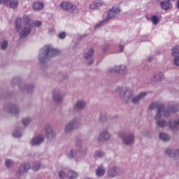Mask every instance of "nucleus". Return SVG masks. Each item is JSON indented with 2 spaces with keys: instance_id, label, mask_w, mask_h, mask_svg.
Masks as SVG:
<instances>
[{
  "instance_id": "4be33fe9",
  "label": "nucleus",
  "mask_w": 179,
  "mask_h": 179,
  "mask_svg": "<svg viewBox=\"0 0 179 179\" xmlns=\"http://www.w3.org/2000/svg\"><path fill=\"white\" fill-rule=\"evenodd\" d=\"M163 79H164V73L159 71L153 76L152 80H153V82H162Z\"/></svg>"
},
{
  "instance_id": "b1692460",
  "label": "nucleus",
  "mask_w": 179,
  "mask_h": 179,
  "mask_svg": "<svg viewBox=\"0 0 179 179\" xmlns=\"http://www.w3.org/2000/svg\"><path fill=\"white\" fill-rule=\"evenodd\" d=\"M33 8L34 10H41V9L44 8V3L41 2H35L33 5Z\"/></svg>"
},
{
  "instance_id": "37998d69",
  "label": "nucleus",
  "mask_w": 179,
  "mask_h": 179,
  "mask_svg": "<svg viewBox=\"0 0 179 179\" xmlns=\"http://www.w3.org/2000/svg\"><path fill=\"white\" fill-rule=\"evenodd\" d=\"M59 178H61V179L65 178V172H64V171H59Z\"/></svg>"
},
{
  "instance_id": "2f4dec72",
  "label": "nucleus",
  "mask_w": 179,
  "mask_h": 179,
  "mask_svg": "<svg viewBox=\"0 0 179 179\" xmlns=\"http://www.w3.org/2000/svg\"><path fill=\"white\" fill-rule=\"evenodd\" d=\"M77 152L76 150H71L69 152H68V156L69 157H70L71 159H73V157H75L77 155Z\"/></svg>"
},
{
  "instance_id": "09e8293b",
  "label": "nucleus",
  "mask_w": 179,
  "mask_h": 179,
  "mask_svg": "<svg viewBox=\"0 0 179 179\" xmlns=\"http://www.w3.org/2000/svg\"><path fill=\"white\" fill-rule=\"evenodd\" d=\"M152 59H153V57H149V58H148L149 62H151V61H152Z\"/></svg>"
},
{
  "instance_id": "f704fd0d",
  "label": "nucleus",
  "mask_w": 179,
  "mask_h": 179,
  "mask_svg": "<svg viewBox=\"0 0 179 179\" xmlns=\"http://www.w3.org/2000/svg\"><path fill=\"white\" fill-rule=\"evenodd\" d=\"M31 122V119L30 117H25L22 120V124L26 126L29 125Z\"/></svg>"
},
{
  "instance_id": "c9c22d12",
  "label": "nucleus",
  "mask_w": 179,
  "mask_h": 179,
  "mask_svg": "<svg viewBox=\"0 0 179 179\" xmlns=\"http://www.w3.org/2000/svg\"><path fill=\"white\" fill-rule=\"evenodd\" d=\"M151 20L153 24H157V23H159V17H157V15H153L151 17Z\"/></svg>"
},
{
  "instance_id": "a19ab883",
  "label": "nucleus",
  "mask_w": 179,
  "mask_h": 179,
  "mask_svg": "<svg viewBox=\"0 0 179 179\" xmlns=\"http://www.w3.org/2000/svg\"><path fill=\"white\" fill-rule=\"evenodd\" d=\"M13 136H14V138H20V136H22V132L15 131L13 134Z\"/></svg>"
},
{
  "instance_id": "4468645a",
  "label": "nucleus",
  "mask_w": 179,
  "mask_h": 179,
  "mask_svg": "<svg viewBox=\"0 0 179 179\" xmlns=\"http://www.w3.org/2000/svg\"><path fill=\"white\" fill-rule=\"evenodd\" d=\"M177 111H179V104L169 106L166 110L164 111V116L170 117L171 113H177Z\"/></svg>"
},
{
  "instance_id": "c756f323",
  "label": "nucleus",
  "mask_w": 179,
  "mask_h": 179,
  "mask_svg": "<svg viewBox=\"0 0 179 179\" xmlns=\"http://www.w3.org/2000/svg\"><path fill=\"white\" fill-rule=\"evenodd\" d=\"M165 154L167 155L169 157L176 158V150H173L171 149H166L165 150Z\"/></svg>"
},
{
  "instance_id": "473e14b6",
  "label": "nucleus",
  "mask_w": 179,
  "mask_h": 179,
  "mask_svg": "<svg viewBox=\"0 0 179 179\" xmlns=\"http://www.w3.org/2000/svg\"><path fill=\"white\" fill-rule=\"evenodd\" d=\"M103 156H104V152L101 150L96 151L94 153V157L96 158L103 157Z\"/></svg>"
},
{
  "instance_id": "49530a36",
  "label": "nucleus",
  "mask_w": 179,
  "mask_h": 179,
  "mask_svg": "<svg viewBox=\"0 0 179 179\" xmlns=\"http://www.w3.org/2000/svg\"><path fill=\"white\" fill-rule=\"evenodd\" d=\"M120 52H122V51H124V45H120Z\"/></svg>"
},
{
  "instance_id": "a18cd8bd",
  "label": "nucleus",
  "mask_w": 179,
  "mask_h": 179,
  "mask_svg": "<svg viewBox=\"0 0 179 179\" xmlns=\"http://www.w3.org/2000/svg\"><path fill=\"white\" fill-rule=\"evenodd\" d=\"M176 157H179V149L175 150Z\"/></svg>"
},
{
  "instance_id": "72a5a7b5",
  "label": "nucleus",
  "mask_w": 179,
  "mask_h": 179,
  "mask_svg": "<svg viewBox=\"0 0 179 179\" xmlns=\"http://www.w3.org/2000/svg\"><path fill=\"white\" fill-rule=\"evenodd\" d=\"M40 169H41V165H40V163L38 162L34 164L32 166V169L34 170V171H38Z\"/></svg>"
},
{
  "instance_id": "4c0bfd02",
  "label": "nucleus",
  "mask_w": 179,
  "mask_h": 179,
  "mask_svg": "<svg viewBox=\"0 0 179 179\" xmlns=\"http://www.w3.org/2000/svg\"><path fill=\"white\" fill-rule=\"evenodd\" d=\"M94 3H95L96 8H100V6H103V2L101 0H96V1L94 2Z\"/></svg>"
},
{
  "instance_id": "7ed1b4c3",
  "label": "nucleus",
  "mask_w": 179,
  "mask_h": 179,
  "mask_svg": "<svg viewBox=\"0 0 179 179\" xmlns=\"http://www.w3.org/2000/svg\"><path fill=\"white\" fill-rule=\"evenodd\" d=\"M58 54H59V50L54 49L50 45H45L39 52V62L41 64H45V62L49 61L50 58L57 57Z\"/></svg>"
},
{
  "instance_id": "dca6fc26",
  "label": "nucleus",
  "mask_w": 179,
  "mask_h": 179,
  "mask_svg": "<svg viewBox=\"0 0 179 179\" xmlns=\"http://www.w3.org/2000/svg\"><path fill=\"white\" fill-rule=\"evenodd\" d=\"M94 54V50H93V48L90 49V50L87 52H85L83 55L85 59H86V61H89L87 62L88 65H92V64H93L94 61H93V55Z\"/></svg>"
},
{
  "instance_id": "cd10ccee",
  "label": "nucleus",
  "mask_w": 179,
  "mask_h": 179,
  "mask_svg": "<svg viewBox=\"0 0 179 179\" xmlns=\"http://www.w3.org/2000/svg\"><path fill=\"white\" fill-rule=\"evenodd\" d=\"M20 27H22V19L20 18H17L15 20V29L16 30H17V31H19V34H20Z\"/></svg>"
},
{
  "instance_id": "2eb2a0df",
  "label": "nucleus",
  "mask_w": 179,
  "mask_h": 179,
  "mask_svg": "<svg viewBox=\"0 0 179 179\" xmlns=\"http://www.w3.org/2000/svg\"><path fill=\"white\" fill-rule=\"evenodd\" d=\"M43 142H44V136L40 134L34 136L31 140V145L32 146H38V145H41V143H43Z\"/></svg>"
},
{
  "instance_id": "603ef678",
  "label": "nucleus",
  "mask_w": 179,
  "mask_h": 179,
  "mask_svg": "<svg viewBox=\"0 0 179 179\" xmlns=\"http://www.w3.org/2000/svg\"><path fill=\"white\" fill-rule=\"evenodd\" d=\"M0 4H1V0H0Z\"/></svg>"
},
{
  "instance_id": "a878e982",
  "label": "nucleus",
  "mask_w": 179,
  "mask_h": 179,
  "mask_svg": "<svg viewBox=\"0 0 179 179\" xmlns=\"http://www.w3.org/2000/svg\"><path fill=\"white\" fill-rule=\"evenodd\" d=\"M171 55L174 58L179 57V46L176 45L172 48Z\"/></svg>"
},
{
  "instance_id": "c03bdc74",
  "label": "nucleus",
  "mask_w": 179,
  "mask_h": 179,
  "mask_svg": "<svg viewBox=\"0 0 179 179\" xmlns=\"http://www.w3.org/2000/svg\"><path fill=\"white\" fill-rule=\"evenodd\" d=\"M90 8L92 9V10H95V9H97V7L96 6V4L95 3H92L90 5Z\"/></svg>"
},
{
  "instance_id": "7c9ffc66",
  "label": "nucleus",
  "mask_w": 179,
  "mask_h": 179,
  "mask_svg": "<svg viewBox=\"0 0 179 179\" xmlns=\"http://www.w3.org/2000/svg\"><path fill=\"white\" fill-rule=\"evenodd\" d=\"M67 177L69 179H75L78 178V173L74 171H69L67 173Z\"/></svg>"
},
{
  "instance_id": "9d476101",
  "label": "nucleus",
  "mask_w": 179,
  "mask_h": 179,
  "mask_svg": "<svg viewBox=\"0 0 179 179\" xmlns=\"http://www.w3.org/2000/svg\"><path fill=\"white\" fill-rule=\"evenodd\" d=\"M44 131L49 141H52V139H55V138L57 136V134L54 129H52V127H51L50 124H46L45 126Z\"/></svg>"
},
{
  "instance_id": "de8ad7c7",
  "label": "nucleus",
  "mask_w": 179,
  "mask_h": 179,
  "mask_svg": "<svg viewBox=\"0 0 179 179\" xmlns=\"http://www.w3.org/2000/svg\"><path fill=\"white\" fill-rule=\"evenodd\" d=\"M176 8L179 9V1H178L176 3Z\"/></svg>"
},
{
  "instance_id": "3c124183",
  "label": "nucleus",
  "mask_w": 179,
  "mask_h": 179,
  "mask_svg": "<svg viewBox=\"0 0 179 179\" xmlns=\"http://www.w3.org/2000/svg\"><path fill=\"white\" fill-rule=\"evenodd\" d=\"M106 47L108 48V45H106Z\"/></svg>"
},
{
  "instance_id": "f257e3e1",
  "label": "nucleus",
  "mask_w": 179,
  "mask_h": 179,
  "mask_svg": "<svg viewBox=\"0 0 179 179\" xmlns=\"http://www.w3.org/2000/svg\"><path fill=\"white\" fill-rule=\"evenodd\" d=\"M115 94L122 99L126 103L131 101L133 104H139L142 99H145V96L148 95V92H140L139 94L135 96L134 90L131 88H122L117 87L115 90Z\"/></svg>"
},
{
  "instance_id": "8fccbe9b",
  "label": "nucleus",
  "mask_w": 179,
  "mask_h": 179,
  "mask_svg": "<svg viewBox=\"0 0 179 179\" xmlns=\"http://www.w3.org/2000/svg\"><path fill=\"white\" fill-rule=\"evenodd\" d=\"M102 50H103V52H106V50L107 49L103 48Z\"/></svg>"
},
{
  "instance_id": "ea45409f",
  "label": "nucleus",
  "mask_w": 179,
  "mask_h": 179,
  "mask_svg": "<svg viewBox=\"0 0 179 179\" xmlns=\"http://www.w3.org/2000/svg\"><path fill=\"white\" fill-rule=\"evenodd\" d=\"M65 37H66V34L64 31L61 32L58 35V38H59L60 40H64L65 38Z\"/></svg>"
},
{
  "instance_id": "412c9836",
  "label": "nucleus",
  "mask_w": 179,
  "mask_h": 179,
  "mask_svg": "<svg viewBox=\"0 0 179 179\" xmlns=\"http://www.w3.org/2000/svg\"><path fill=\"white\" fill-rule=\"evenodd\" d=\"M3 2L9 5L10 8L12 9H16L19 6V1L17 0H3Z\"/></svg>"
},
{
  "instance_id": "f3484780",
  "label": "nucleus",
  "mask_w": 179,
  "mask_h": 179,
  "mask_svg": "<svg viewBox=\"0 0 179 179\" xmlns=\"http://www.w3.org/2000/svg\"><path fill=\"white\" fill-rule=\"evenodd\" d=\"M29 170H30V164H24L19 167L17 174H18V176H22V174L27 173Z\"/></svg>"
},
{
  "instance_id": "f8f14e48",
  "label": "nucleus",
  "mask_w": 179,
  "mask_h": 179,
  "mask_svg": "<svg viewBox=\"0 0 179 179\" xmlns=\"http://www.w3.org/2000/svg\"><path fill=\"white\" fill-rule=\"evenodd\" d=\"M108 72L113 73V72H116L120 73V75H124L127 72V66L125 65L116 66L114 67H110L108 69Z\"/></svg>"
},
{
  "instance_id": "9b49d317",
  "label": "nucleus",
  "mask_w": 179,
  "mask_h": 179,
  "mask_svg": "<svg viewBox=\"0 0 179 179\" xmlns=\"http://www.w3.org/2000/svg\"><path fill=\"white\" fill-rule=\"evenodd\" d=\"M59 6L63 10H66L67 12H70V13H73L76 10V6L71 2H63Z\"/></svg>"
},
{
  "instance_id": "1a4fd4ad",
  "label": "nucleus",
  "mask_w": 179,
  "mask_h": 179,
  "mask_svg": "<svg viewBox=\"0 0 179 179\" xmlns=\"http://www.w3.org/2000/svg\"><path fill=\"white\" fill-rule=\"evenodd\" d=\"M165 108L166 106L164 105V103H160L159 101L152 102L149 106L150 110H156V108H157V114L164 113Z\"/></svg>"
},
{
  "instance_id": "58836bf2",
  "label": "nucleus",
  "mask_w": 179,
  "mask_h": 179,
  "mask_svg": "<svg viewBox=\"0 0 179 179\" xmlns=\"http://www.w3.org/2000/svg\"><path fill=\"white\" fill-rule=\"evenodd\" d=\"M7 47H8V41H3L1 45V49L3 50H6Z\"/></svg>"
},
{
  "instance_id": "e433bc0d",
  "label": "nucleus",
  "mask_w": 179,
  "mask_h": 179,
  "mask_svg": "<svg viewBox=\"0 0 179 179\" xmlns=\"http://www.w3.org/2000/svg\"><path fill=\"white\" fill-rule=\"evenodd\" d=\"M33 89H34V85H25L24 86V90H27V92H33Z\"/></svg>"
},
{
  "instance_id": "6ab92c4d",
  "label": "nucleus",
  "mask_w": 179,
  "mask_h": 179,
  "mask_svg": "<svg viewBox=\"0 0 179 179\" xmlns=\"http://www.w3.org/2000/svg\"><path fill=\"white\" fill-rule=\"evenodd\" d=\"M160 6L162 10H169L173 8V4H171L170 0L161 1Z\"/></svg>"
},
{
  "instance_id": "393cba45",
  "label": "nucleus",
  "mask_w": 179,
  "mask_h": 179,
  "mask_svg": "<svg viewBox=\"0 0 179 179\" xmlns=\"http://www.w3.org/2000/svg\"><path fill=\"white\" fill-rule=\"evenodd\" d=\"M159 139L164 142H169L170 141V136L164 132H162L159 134Z\"/></svg>"
},
{
  "instance_id": "aec40b11",
  "label": "nucleus",
  "mask_w": 179,
  "mask_h": 179,
  "mask_svg": "<svg viewBox=\"0 0 179 179\" xmlns=\"http://www.w3.org/2000/svg\"><path fill=\"white\" fill-rule=\"evenodd\" d=\"M95 174L96 177H103L106 174V167L103 164L99 165L95 171Z\"/></svg>"
},
{
  "instance_id": "79ce46f5",
  "label": "nucleus",
  "mask_w": 179,
  "mask_h": 179,
  "mask_svg": "<svg viewBox=\"0 0 179 179\" xmlns=\"http://www.w3.org/2000/svg\"><path fill=\"white\" fill-rule=\"evenodd\" d=\"M173 64L176 66H179V57H175L173 59Z\"/></svg>"
},
{
  "instance_id": "f03ea898",
  "label": "nucleus",
  "mask_w": 179,
  "mask_h": 179,
  "mask_svg": "<svg viewBox=\"0 0 179 179\" xmlns=\"http://www.w3.org/2000/svg\"><path fill=\"white\" fill-rule=\"evenodd\" d=\"M23 23L24 24L22 31L20 32V36L22 38H24V37H27L29 34L31 33V29L36 27H40L41 26V21H35L33 22V20L30 18L29 15H24L23 17Z\"/></svg>"
},
{
  "instance_id": "6e6552de",
  "label": "nucleus",
  "mask_w": 179,
  "mask_h": 179,
  "mask_svg": "<svg viewBox=\"0 0 179 179\" xmlns=\"http://www.w3.org/2000/svg\"><path fill=\"white\" fill-rule=\"evenodd\" d=\"M124 170L117 166L110 167L108 171V176L109 178H114L118 176H122Z\"/></svg>"
},
{
  "instance_id": "423d86ee",
  "label": "nucleus",
  "mask_w": 179,
  "mask_h": 179,
  "mask_svg": "<svg viewBox=\"0 0 179 179\" xmlns=\"http://www.w3.org/2000/svg\"><path fill=\"white\" fill-rule=\"evenodd\" d=\"M118 136L122 138L126 146H129V145H132L135 142V136L132 133L125 134L124 131H120Z\"/></svg>"
},
{
  "instance_id": "39448f33",
  "label": "nucleus",
  "mask_w": 179,
  "mask_h": 179,
  "mask_svg": "<svg viewBox=\"0 0 179 179\" xmlns=\"http://www.w3.org/2000/svg\"><path fill=\"white\" fill-rule=\"evenodd\" d=\"M121 13V9H120V6H114L111 9H110L106 15V17L105 20H102L101 22L96 25V29H99V27H101L103 23H106L107 22H110L111 19H114L117 15Z\"/></svg>"
},
{
  "instance_id": "bb28decb",
  "label": "nucleus",
  "mask_w": 179,
  "mask_h": 179,
  "mask_svg": "<svg viewBox=\"0 0 179 179\" xmlns=\"http://www.w3.org/2000/svg\"><path fill=\"white\" fill-rule=\"evenodd\" d=\"M8 113H11V114H18L19 113V108L15 106H11L8 109Z\"/></svg>"
},
{
  "instance_id": "5701e85b",
  "label": "nucleus",
  "mask_w": 179,
  "mask_h": 179,
  "mask_svg": "<svg viewBox=\"0 0 179 179\" xmlns=\"http://www.w3.org/2000/svg\"><path fill=\"white\" fill-rule=\"evenodd\" d=\"M75 108L78 110H83L86 107V101L85 100L79 99L76 101Z\"/></svg>"
},
{
  "instance_id": "ddd939ff",
  "label": "nucleus",
  "mask_w": 179,
  "mask_h": 179,
  "mask_svg": "<svg viewBox=\"0 0 179 179\" xmlns=\"http://www.w3.org/2000/svg\"><path fill=\"white\" fill-rule=\"evenodd\" d=\"M110 138L111 134L108 132V128H106L99 133L97 141L98 142H104V141H108Z\"/></svg>"
},
{
  "instance_id": "20e7f679",
  "label": "nucleus",
  "mask_w": 179,
  "mask_h": 179,
  "mask_svg": "<svg viewBox=\"0 0 179 179\" xmlns=\"http://www.w3.org/2000/svg\"><path fill=\"white\" fill-rule=\"evenodd\" d=\"M163 117V113H157L155 116V119L156 120V124L157 127L159 128H164L165 127H167L169 125V128L172 131H178L179 130V116L178 117V120L177 121H171L167 123L166 120H160Z\"/></svg>"
},
{
  "instance_id": "c85d7f7f",
  "label": "nucleus",
  "mask_w": 179,
  "mask_h": 179,
  "mask_svg": "<svg viewBox=\"0 0 179 179\" xmlns=\"http://www.w3.org/2000/svg\"><path fill=\"white\" fill-rule=\"evenodd\" d=\"M15 165V163L12 159H5V166L7 167V169H12L13 166Z\"/></svg>"
},
{
  "instance_id": "a211bd4d",
  "label": "nucleus",
  "mask_w": 179,
  "mask_h": 179,
  "mask_svg": "<svg viewBox=\"0 0 179 179\" xmlns=\"http://www.w3.org/2000/svg\"><path fill=\"white\" fill-rule=\"evenodd\" d=\"M52 99L55 103H61L64 97L61 94V92L59 90H54L52 92Z\"/></svg>"
},
{
  "instance_id": "0eeeda50",
  "label": "nucleus",
  "mask_w": 179,
  "mask_h": 179,
  "mask_svg": "<svg viewBox=\"0 0 179 179\" xmlns=\"http://www.w3.org/2000/svg\"><path fill=\"white\" fill-rule=\"evenodd\" d=\"M79 125H80V120L78 117H74L66 125L64 131L66 134H69L73 129L79 128Z\"/></svg>"
}]
</instances>
